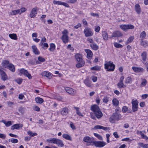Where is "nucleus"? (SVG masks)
Masks as SVG:
<instances>
[{
  "label": "nucleus",
  "instance_id": "1",
  "mask_svg": "<svg viewBox=\"0 0 148 148\" xmlns=\"http://www.w3.org/2000/svg\"><path fill=\"white\" fill-rule=\"evenodd\" d=\"M90 110L93 111L94 115L97 119H100L102 116L103 113L99 107L97 105L95 104L92 106L91 107Z\"/></svg>",
  "mask_w": 148,
  "mask_h": 148
},
{
  "label": "nucleus",
  "instance_id": "2",
  "mask_svg": "<svg viewBox=\"0 0 148 148\" xmlns=\"http://www.w3.org/2000/svg\"><path fill=\"white\" fill-rule=\"evenodd\" d=\"M104 66L105 69L107 71H113L115 68V65L111 61H106Z\"/></svg>",
  "mask_w": 148,
  "mask_h": 148
},
{
  "label": "nucleus",
  "instance_id": "3",
  "mask_svg": "<svg viewBox=\"0 0 148 148\" xmlns=\"http://www.w3.org/2000/svg\"><path fill=\"white\" fill-rule=\"evenodd\" d=\"M121 115L116 112L113 113L109 118V121L112 123H114L116 120H119L121 117Z\"/></svg>",
  "mask_w": 148,
  "mask_h": 148
},
{
  "label": "nucleus",
  "instance_id": "4",
  "mask_svg": "<svg viewBox=\"0 0 148 148\" xmlns=\"http://www.w3.org/2000/svg\"><path fill=\"white\" fill-rule=\"evenodd\" d=\"M84 33L86 37L91 36L93 35V33L92 29L88 27H86L84 29Z\"/></svg>",
  "mask_w": 148,
  "mask_h": 148
},
{
  "label": "nucleus",
  "instance_id": "5",
  "mask_svg": "<svg viewBox=\"0 0 148 148\" xmlns=\"http://www.w3.org/2000/svg\"><path fill=\"white\" fill-rule=\"evenodd\" d=\"M106 144V143L103 141H94L92 142V145H95L96 147H102Z\"/></svg>",
  "mask_w": 148,
  "mask_h": 148
},
{
  "label": "nucleus",
  "instance_id": "6",
  "mask_svg": "<svg viewBox=\"0 0 148 148\" xmlns=\"http://www.w3.org/2000/svg\"><path fill=\"white\" fill-rule=\"evenodd\" d=\"M122 36L123 34L120 31H115L113 32L111 36H109V38L111 39L113 38L120 37Z\"/></svg>",
  "mask_w": 148,
  "mask_h": 148
},
{
  "label": "nucleus",
  "instance_id": "7",
  "mask_svg": "<svg viewBox=\"0 0 148 148\" xmlns=\"http://www.w3.org/2000/svg\"><path fill=\"white\" fill-rule=\"evenodd\" d=\"M132 110L133 112H135L138 110V102L137 100H132Z\"/></svg>",
  "mask_w": 148,
  "mask_h": 148
},
{
  "label": "nucleus",
  "instance_id": "8",
  "mask_svg": "<svg viewBox=\"0 0 148 148\" xmlns=\"http://www.w3.org/2000/svg\"><path fill=\"white\" fill-rule=\"evenodd\" d=\"M20 72L21 74H24L29 79H31L32 78V76L31 74H29L28 71L24 69H21L20 71Z\"/></svg>",
  "mask_w": 148,
  "mask_h": 148
},
{
  "label": "nucleus",
  "instance_id": "9",
  "mask_svg": "<svg viewBox=\"0 0 148 148\" xmlns=\"http://www.w3.org/2000/svg\"><path fill=\"white\" fill-rule=\"evenodd\" d=\"M53 3L55 5H62L67 8H69V6L68 4L66 3L62 2L61 1L54 0L53 1Z\"/></svg>",
  "mask_w": 148,
  "mask_h": 148
},
{
  "label": "nucleus",
  "instance_id": "10",
  "mask_svg": "<svg viewBox=\"0 0 148 148\" xmlns=\"http://www.w3.org/2000/svg\"><path fill=\"white\" fill-rule=\"evenodd\" d=\"M37 7H35V8H33L29 14V16L31 18L35 17L37 14Z\"/></svg>",
  "mask_w": 148,
  "mask_h": 148
},
{
  "label": "nucleus",
  "instance_id": "11",
  "mask_svg": "<svg viewBox=\"0 0 148 148\" xmlns=\"http://www.w3.org/2000/svg\"><path fill=\"white\" fill-rule=\"evenodd\" d=\"M83 141L86 143H88L87 145H90L91 143H92V139L88 136H86L84 137L83 138Z\"/></svg>",
  "mask_w": 148,
  "mask_h": 148
},
{
  "label": "nucleus",
  "instance_id": "12",
  "mask_svg": "<svg viewBox=\"0 0 148 148\" xmlns=\"http://www.w3.org/2000/svg\"><path fill=\"white\" fill-rule=\"evenodd\" d=\"M1 79L5 81L8 79V76L6 73L3 70H1Z\"/></svg>",
  "mask_w": 148,
  "mask_h": 148
},
{
  "label": "nucleus",
  "instance_id": "13",
  "mask_svg": "<svg viewBox=\"0 0 148 148\" xmlns=\"http://www.w3.org/2000/svg\"><path fill=\"white\" fill-rule=\"evenodd\" d=\"M65 90L67 93L70 94H74L76 92L75 90L69 87H66L65 88Z\"/></svg>",
  "mask_w": 148,
  "mask_h": 148
},
{
  "label": "nucleus",
  "instance_id": "14",
  "mask_svg": "<svg viewBox=\"0 0 148 148\" xmlns=\"http://www.w3.org/2000/svg\"><path fill=\"white\" fill-rule=\"evenodd\" d=\"M23 126V125L21 124H17L13 125L11 127V130H14L15 129L17 130L20 129V128Z\"/></svg>",
  "mask_w": 148,
  "mask_h": 148
},
{
  "label": "nucleus",
  "instance_id": "15",
  "mask_svg": "<svg viewBox=\"0 0 148 148\" xmlns=\"http://www.w3.org/2000/svg\"><path fill=\"white\" fill-rule=\"evenodd\" d=\"M85 51L87 53V57L88 59L91 58L92 56V53L91 50L89 49H85Z\"/></svg>",
  "mask_w": 148,
  "mask_h": 148
},
{
  "label": "nucleus",
  "instance_id": "16",
  "mask_svg": "<svg viewBox=\"0 0 148 148\" xmlns=\"http://www.w3.org/2000/svg\"><path fill=\"white\" fill-rule=\"evenodd\" d=\"M41 75L43 77H46L49 79H51L52 77L51 73L46 71H44L41 73Z\"/></svg>",
  "mask_w": 148,
  "mask_h": 148
},
{
  "label": "nucleus",
  "instance_id": "17",
  "mask_svg": "<svg viewBox=\"0 0 148 148\" xmlns=\"http://www.w3.org/2000/svg\"><path fill=\"white\" fill-rule=\"evenodd\" d=\"M55 144H57L59 147H63L64 145L62 140L57 138H56Z\"/></svg>",
  "mask_w": 148,
  "mask_h": 148
},
{
  "label": "nucleus",
  "instance_id": "18",
  "mask_svg": "<svg viewBox=\"0 0 148 148\" xmlns=\"http://www.w3.org/2000/svg\"><path fill=\"white\" fill-rule=\"evenodd\" d=\"M132 69L135 72H143V69L141 67L133 66L132 67Z\"/></svg>",
  "mask_w": 148,
  "mask_h": 148
},
{
  "label": "nucleus",
  "instance_id": "19",
  "mask_svg": "<svg viewBox=\"0 0 148 148\" xmlns=\"http://www.w3.org/2000/svg\"><path fill=\"white\" fill-rule=\"evenodd\" d=\"M61 114L63 116H66L68 113V109L65 107L62 109L61 111Z\"/></svg>",
  "mask_w": 148,
  "mask_h": 148
},
{
  "label": "nucleus",
  "instance_id": "20",
  "mask_svg": "<svg viewBox=\"0 0 148 148\" xmlns=\"http://www.w3.org/2000/svg\"><path fill=\"white\" fill-rule=\"evenodd\" d=\"M69 37L67 35H63L61 37V39L64 43H66L68 42Z\"/></svg>",
  "mask_w": 148,
  "mask_h": 148
},
{
  "label": "nucleus",
  "instance_id": "21",
  "mask_svg": "<svg viewBox=\"0 0 148 148\" xmlns=\"http://www.w3.org/2000/svg\"><path fill=\"white\" fill-rule=\"evenodd\" d=\"M8 69L10 71L12 72H15V67L12 64H10L6 68Z\"/></svg>",
  "mask_w": 148,
  "mask_h": 148
},
{
  "label": "nucleus",
  "instance_id": "22",
  "mask_svg": "<svg viewBox=\"0 0 148 148\" xmlns=\"http://www.w3.org/2000/svg\"><path fill=\"white\" fill-rule=\"evenodd\" d=\"M84 84L88 87H91L92 84H91V82L88 78L86 79L84 81Z\"/></svg>",
  "mask_w": 148,
  "mask_h": 148
},
{
  "label": "nucleus",
  "instance_id": "23",
  "mask_svg": "<svg viewBox=\"0 0 148 148\" xmlns=\"http://www.w3.org/2000/svg\"><path fill=\"white\" fill-rule=\"evenodd\" d=\"M32 48L33 49V53L36 55H39L40 53V52L37 49L36 46L35 45L32 46Z\"/></svg>",
  "mask_w": 148,
  "mask_h": 148
},
{
  "label": "nucleus",
  "instance_id": "24",
  "mask_svg": "<svg viewBox=\"0 0 148 148\" xmlns=\"http://www.w3.org/2000/svg\"><path fill=\"white\" fill-rule=\"evenodd\" d=\"M75 58L78 62L84 61L82 59V55L80 54H76L75 55Z\"/></svg>",
  "mask_w": 148,
  "mask_h": 148
},
{
  "label": "nucleus",
  "instance_id": "25",
  "mask_svg": "<svg viewBox=\"0 0 148 148\" xmlns=\"http://www.w3.org/2000/svg\"><path fill=\"white\" fill-rule=\"evenodd\" d=\"M10 62L8 60H4L2 61V65L5 68H7L9 65L10 64Z\"/></svg>",
  "mask_w": 148,
  "mask_h": 148
},
{
  "label": "nucleus",
  "instance_id": "26",
  "mask_svg": "<svg viewBox=\"0 0 148 148\" xmlns=\"http://www.w3.org/2000/svg\"><path fill=\"white\" fill-rule=\"evenodd\" d=\"M92 49L95 51L99 49V46L95 43H93L90 45Z\"/></svg>",
  "mask_w": 148,
  "mask_h": 148
},
{
  "label": "nucleus",
  "instance_id": "27",
  "mask_svg": "<svg viewBox=\"0 0 148 148\" xmlns=\"http://www.w3.org/2000/svg\"><path fill=\"white\" fill-rule=\"evenodd\" d=\"M102 35L103 39L105 40H107L108 38H109L108 33L104 31L103 32Z\"/></svg>",
  "mask_w": 148,
  "mask_h": 148
},
{
  "label": "nucleus",
  "instance_id": "28",
  "mask_svg": "<svg viewBox=\"0 0 148 148\" xmlns=\"http://www.w3.org/2000/svg\"><path fill=\"white\" fill-rule=\"evenodd\" d=\"M135 10L138 14H140L141 12L140 6L138 4H136L135 5Z\"/></svg>",
  "mask_w": 148,
  "mask_h": 148
},
{
  "label": "nucleus",
  "instance_id": "29",
  "mask_svg": "<svg viewBox=\"0 0 148 148\" xmlns=\"http://www.w3.org/2000/svg\"><path fill=\"white\" fill-rule=\"evenodd\" d=\"M62 136L63 138L66 140L70 141H72V140L71 137L68 134H64L62 135Z\"/></svg>",
  "mask_w": 148,
  "mask_h": 148
},
{
  "label": "nucleus",
  "instance_id": "30",
  "mask_svg": "<svg viewBox=\"0 0 148 148\" xmlns=\"http://www.w3.org/2000/svg\"><path fill=\"white\" fill-rule=\"evenodd\" d=\"M112 102L113 105L115 107L118 106L119 104V101L116 98H114L112 100Z\"/></svg>",
  "mask_w": 148,
  "mask_h": 148
},
{
  "label": "nucleus",
  "instance_id": "31",
  "mask_svg": "<svg viewBox=\"0 0 148 148\" xmlns=\"http://www.w3.org/2000/svg\"><path fill=\"white\" fill-rule=\"evenodd\" d=\"M56 46L55 44L53 43H51L50 44V48L49 50L51 52H53L55 49Z\"/></svg>",
  "mask_w": 148,
  "mask_h": 148
},
{
  "label": "nucleus",
  "instance_id": "32",
  "mask_svg": "<svg viewBox=\"0 0 148 148\" xmlns=\"http://www.w3.org/2000/svg\"><path fill=\"white\" fill-rule=\"evenodd\" d=\"M140 44L144 47H146L148 45V42L146 41H144L143 39H141Z\"/></svg>",
  "mask_w": 148,
  "mask_h": 148
},
{
  "label": "nucleus",
  "instance_id": "33",
  "mask_svg": "<svg viewBox=\"0 0 148 148\" xmlns=\"http://www.w3.org/2000/svg\"><path fill=\"white\" fill-rule=\"evenodd\" d=\"M36 102L38 103H42L44 101L43 99L40 97H38L35 98Z\"/></svg>",
  "mask_w": 148,
  "mask_h": 148
},
{
  "label": "nucleus",
  "instance_id": "34",
  "mask_svg": "<svg viewBox=\"0 0 148 148\" xmlns=\"http://www.w3.org/2000/svg\"><path fill=\"white\" fill-rule=\"evenodd\" d=\"M79 62L76 65V66L77 68H80L84 66L85 64L84 61L78 62Z\"/></svg>",
  "mask_w": 148,
  "mask_h": 148
},
{
  "label": "nucleus",
  "instance_id": "35",
  "mask_svg": "<svg viewBox=\"0 0 148 148\" xmlns=\"http://www.w3.org/2000/svg\"><path fill=\"white\" fill-rule=\"evenodd\" d=\"M56 140V138H51L50 139H47V143H49L55 144Z\"/></svg>",
  "mask_w": 148,
  "mask_h": 148
},
{
  "label": "nucleus",
  "instance_id": "36",
  "mask_svg": "<svg viewBox=\"0 0 148 148\" xmlns=\"http://www.w3.org/2000/svg\"><path fill=\"white\" fill-rule=\"evenodd\" d=\"M9 37L12 39L16 40L17 39V36L15 34H10L9 35Z\"/></svg>",
  "mask_w": 148,
  "mask_h": 148
},
{
  "label": "nucleus",
  "instance_id": "37",
  "mask_svg": "<svg viewBox=\"0 0 148 148\" xmlns=\"http://www.w3.org/2000/svg\"><path fill=\"white\" fill-rule=\"evenodd\" d=\"M20 11L19 10H12L11 12H10V15H15L18 14H19Z\"/></svg>",
  "mask_w": 148,
  "mask_h": 148
},
{
  "label": "nucleus",
  "instance_id": "38",
  "mask_svg": "<svg viewBox=\"0 0 148 148\" xmlns=\"http://www.w3.org/2000/svg\"><path fill=\"white\" fill-rule=\"evenodd\" d=\"M132 82L131 78L130 77H127L125 81V83L126 84H131Z\"/></svg>",
  "mask_w": 148,
  "mask_h": 148
},
{
  "label": "nucleus",
  "instance_id": "39",
  "mask_svg": "<svg viewBox=\"0 0 148 148\" xmlns=\"http://www.w3.org/2000/svg\"><path fill=\"white\" fill-rule=\"evenodd\" d=\"M134 38V36H130L128 39L127 41L125 42L126 45L128 44L131 43L133 41Z\"/></svg>",
  "mask_w": 148,
  "mask_h": 148
},
{
  "label": "nucleus",
  "instance_id": "40",
  "mask_svg": "<svg viewBox=\"0 0 148 148\" xmlns=\"http://www.w3.org/2000/svg\"><path fill=\"white\" fill-rule=\"evenodd\" d=\"M120 27L123 31L125 32L127 31V25H120Z\"/></svg>",
  "mask_w": 148,
  "mask_h": 148
},
{
  "label": "nucleus",
  "instance_id": "41",
  "mask_svg": "<svg viewBox=\"0 0 148 148\" xmlns=\"http://www.w3.org/2000/svg\"><path fill=\"white\" fill-rule=\"evenodd\" d=\"M147 53L145 51H144L141 55V56L142 58V60L145 61L146 60L147 58Z\"/></svg>",
  "mask_w": 148,
  "mask_h": 148
},
{
  "label": "nucleus",
  "instance_id": "42",
  "mask_svg": "<svg viewBox=\"0 0 148 148\" xmlns=\"http://www.w3.org/2000/svg\"><path fill=\"white\" fill-rule=\"evenodd\" d=\"M91 70L95 71H99L101 69V67L98 66H95L91 67Z\"/></svg>",
  "mask_w": 148,
  "mask_h": 148
},
{
  "label": "nucleus",
  "instance_id": "43",
  "mask_svg": "<svg viewBox=\"0 0 148 148\" xmlns=\"http://www.w3.org/2000/svg\"><path fill=\"white\" fill-rule=\"evenodd\" d=\"M146 34L145 31H143L141 32L140 34V37L141 39H143L145 38L146 36Z\"/></svg>",
  "mask_w": 148,
  "mask_h": 148
},
{
  "label": "nucleus",
  "instance_id": "44",
  "mask_svg": "<svg viewBox=\"0 0 148 148\" xmlns=\"http://www.w3.org/2000/svg\"><path fill=\"white\" fill-rule=\"evenodd\" d=\"M8 141L9 142H11L12 143H16L18 142V140L17 139L12 138L11 139H9Z\"/></svg>",
  "mask_w": 148,
  "mask_h": 148
},
{
  "label": "nucleus",
  "instance_id": "45",
  "mask_svg": "<svg viewBox=\"0 0 148 148\" xmlns=\"http://www.w3.org/2000/svg\"><path fill=\"white\" fill-rule=\"evenodd\" d=\"M27 133L28 135L32 137H33L37 135V134L36 133L32 132L31 131H30L27 132Z\"/></svg>",
  "mask_w": 148,
  "mask_h": 148
},
{
  "label": "nucleus",
  "instance_id": "46",
  "mask_svg": "<svg viewBox=\"0 0 148 148\" xmlns=\"http://www.w3.org/2000/svg\"><path fill=\"white\" fill-rule=\"evenodd\" d=\"M117 86L119 88H125L126 87L123 84V83L119 82L117 84Z\"/></svg>",
  "mask_w": 148,
  "mask_h": 148
},
{
  "label": "nucleus",
  "instance_id": "47",
  "mask_svg": "<svg viewBox=\"0 0 148 148\" xmlns=\"http://www.w3.org/2000/svg\"><path fill=\"white\" fill-rule=\"evenodd\" d=\"M94 135L95 136L98 138L99 140H103V138L102 136L99 134L95 133H94Z\"/></svg>",
  "mask_w": 148,
  "mask_h": 148
},
{
  "label": "nucleus",
  "instance_id": "48",
  "mask_svg": "<svg viewBox=\"0 0 148 148\" xmlns=\"http://www.w3.org/2000/svg\"><path fill=\"white\" fill-rule=\"evenodd\" d=\"M114 46L117 48H119L122 47H123V46L121 45L116 42L114 43Z\"/></svg>",
  "mask_w": 148,
  "mask_h": 148
},
{
  "label": "nucleus",
  "instance_id": "49",
  "mask_svg": "<svg viewBox=\"0 0 148 148\" xmlns=\"http://www.w3.org/2000/svg\"><path fill=\"white\" fill-rule=\"evenodd\" d=\"M23 79L21 78H18L15 80V81L18 84H21L22 81Z\"/></svg>",
  "mask_w": 148,
  "mask_h": 148
},
{
  "label": "nucleus",
  "instance_id": "50",
  "mask_svg": "<svg viewBox=\"0 0 148 148\" xmlns=\"http://www.w3.org/2000/svg\"><path fill=\"white\" fill-rule=\"evenodd\" d=\"M127 25V29H132L134 28V26L131 24H128Z\"/></svg>",
  "mask_w": 148,
  "mask_h": 148
},
{
  "label": "nucleus",
  "instance_id": "51",
  "mask_svg": "<svg viewBox=\"0 0 148 148\" xmlns=\"http://www.w3.org/2000/svg\"><path fill=\"white\" fill-rule=\"evenodd\" d=\"M91 78L92 81L95 82L97 81V77L95 76H92L91 77Z\"/></svg>",
  "mask_w": 148,
  "mask_h": 148
},
{
  "label": "nucleus",
  "instance_id": "52",
  "mask_svg": "<svg viewBox=\"0 0 148 148\" xmlns=\"http://www.w3.org/2000/svg\"><path fill=\"white\" fill-rule=\"evenodd\" d=\"M38 60L39 61L41 62H43L45 61V59L40 56L38 57Z\"/></svg>",
  "mask_w": 148,
  "mask_h": 148
},
{
  "label": "nucleus",
  "instance_id": "53",
  "mask_svg": "<svg viewBox=\"0 0 148 148\" xmlns=\"http://www.w3.org/2000/svg\"><path fill=\"white\" fill-rule=\"evenodd\" d=\"M7 104L8 106L10 107H12V106L14 105V103L10 101H8Z\"/></svg>",
  "mask_w": 148,
  "mask_h": 148
},
{
  "label": "nucleus",
  "instance_id": "54",
  "mask_svg": "<svg viewBox=\"0 0 148 148\" xmlns=\"http://www.w3.org/2000/svg\"><path fill=\"white\" fill-rule=\"evenodd\" d=\"M33 109L36 111L39 112L40 111V108L37 106H35L33 107Z\"/></svg>",
  "mask_w": 148,
  "mask_h": 148
},
{
  "label": "nucleus",
  "instance_id": "55",
  "mask_svg": "<svg viewBox=\"0 0 148 148\" xmlns=\"http://www.w3.org/2000/svg\"><path fill=\"white\" fill-rule=\"evenodd\" d=\"M100 29V27L99 26H97L95 27V31L97 32H98Z\"/></svg>",
  "mask_w": 148,
  "mask_h": 148
},
{
  "label": "nucleus",
  "instance_id": "56",
  "mask_svg": "<svg viewBox=\"0 0 148 148\" xmlns=\"http://www.w3.org/2000/svg\"><path fill=\"white\" fill-rule=\"evenodd\" d=\"M20 11V12L19 13V14H21V13L22 12H24L25 11H26L27 9L25 8H21L19 10Z\"/></svg>",
  "mask_w": 148,
  "mask_h": 148
},
{
  "label": "nucleus",
  "instance_id": "57",
  "mask_svg": "<svg viewBox=\"0 0 148 148\" xmlns=\"http://www.w3.org/2000/svg\"><path fill=\"white\" fill-rule=\"evenodd\" d=\"M12 124V122L10 121H9L5 123V126L6 127H9Z\"/></svg>",
  "mask_w": 148,
  "mask_h": 148
},
{
  "label": "nucleus",
  "instance_id": "58",
  "mask_svg": "<svg viewBox=\"0 0 148 148\" xmlns=\"http://www.w3.org/2000/svg\"><path fill=\"white\" fill-rule=\"evenodd\" d=\"M103 102L104 103H107L109 100L108 98L106 97H105L103 99Z\"/></svg>",
  "mask_w": 148,
  "mask_h": 148
},
{
  "label": "nucleus",
  "instance_id": "59",
  "mask_svg": "<svg viewBox=\"0 0 148 148\" xmlns=\"http://www.w3.org/2000/svg\"><path fill=\"white\" fill-rule=\"evenodd\" d=\"M127 110V107L126 106L123 107L122 111L123 112H125Z\"/></svg>",
  "mask_w": 148,
  "mask_h": 148
},
{
  "label": "nucleus",
  "instance_id": "60",
  "mask_svg": "<svg viewBox=\"0 0 148 148\" xmlns=\"http://www.w3.org/2000/svg\"><path fill=\"white\" fill-rule=\"evenodd\" d=\"M102 126L97 125H95L94 127V128L96 129H102Z\"/></svg>",
  "mask_w": 148,
  "mask_h": 148
},
{
  "label": "nucleus",
  "instance_id": "61",
  "mask_svg": "<svg viewBox=\"0 0 148 148\" xmlns=\"http://www.w3.org/2000/svg\"><path fill=\"white\" fill-rule=\"evenodd\" d=\"M77 1V0H69L67 1V2L68 3H74Z\"/></svg>",
  "mask_w": 148,
  "mask_h": 148
},
{
  "label": "nucleus",
  "instance_id": "62",
  "mask_svg": "<svg viewBox=\"0 0 148 148\" xmlns=\"http://www.w3.org/2000/svg\"><path fill=\"white\" fill-rule=\"evenodd\" d=\"M81 26V24L80 23H78L75 26H74V28L75 29H77L79 27H80Z\"/></svg>",
  "mask_w": 148,
  "mask_h": 148
},
{
  "label": "nucleus",
  "instance_id": "63",
  "mask_svg": "<svg viewBox=\"0 0 148 148\" xmlns=\"http://www.w3.org/2000/svg\"><path fill=\"white\" fill-rule=\"evenodd\" d=\"M24 97V95L22 94H20L18 96V98L19 99L22 100Z\"/></svg>",
  "mask_w": 148,
  "mask_h": 148
},
{
  "label": "nucleus",
  "instance_id": "64",
  "mask_svg": "<svg viewBox=\"0 0 148 148\" xmlns=\"http://www.w3.org/2000/svg\"><path fill=\"white\" fill-rule=\"evenodd\" d=\"M31 139V137L29 136L25 137L24 138L25 141L26 142L29 141Z\"/></svg>",
  "mask_w": 148,
  "mask_h": 148
}]
</instances>
